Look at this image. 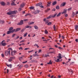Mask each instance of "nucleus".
Here are the masks:
<instances>
[{
	"label": "nucleus",
	"instance_id": "f257e3e1",
	"mask_svg": "<svg viewBox=\"0 0 78 78\" xmlns=\"http://www.w3.org/2000/svg\"><path fill=\"white\" fill-rule=\"evenodd\" d=\"M17 13V10H14V11H10L9 12L7 13V14L8 15H12V14H16Z\"/></svg>",
	"mask_w": 78,
	"mask_h": 78
},
{
	"label": "nucleus",
	"instance_id": "f03ea898",
	"mask_svg": "<svg viewBox=\"0 0 78 78\" xmlns=\"http://www.w3.org/2000/svg\"><path fill=\"white\" fill-rule=\"evenodd\" d=\"M57 15V13L55 14L54 16H53V15H50V16L47 17L46 18L47 19H51V17H53V18H54V17H56V16Z\"/></svg>",
	"mask_w": 78,
	"mask_h": 78
},
{
	"label": "nucleus",
	"instance_id": "7ed1b4c3",
	"mask_svg": "<svg viewBox=\"0 0 78 78\" xmlns=\"http://www.w3.org/2000/svg\"><path fill=\"white\" fill-rule=\"evenodd\" d=\"M11 56V53H10V51H9L8 50L7 51H6L5 52V56Z\"/></svg>",
	"mask_w": 78,
	"mask_h": 78
},
{
	"label": "nucleus",
	"instance_id": "20e7f679",
	"mask_svg": "<svg viewBox=\"0 0 78 78\" xmlns=\"http://www.w3.org/2000/svg\"><path fill=\"white\" fill-rule=\"evenodd\" d=\"M14 31H15V30H12L8 31L7 33V34H11V33H13L14 32Z\"/></svg>",
	"mask_w": 78,
	"mask_h": 78
},
{
	"label": "nucleus",
	"instance_id": "39448f33",
	"mask_svg": "<svg viewBox=\"0 0 78 78\" xmlns=\"http://www.w3.org/2000/svg\"><path fill=\"white\" fill-rule=\"evenodd\" d=\"M13 59H15V57H10L8 61L9 62H11Z\"/></svg>",
	"mask_w": 78,
	"mask_h": 78
},
{
	"label": "nucleus",
	"instance_id": "423d86ee",
	"mask_svg": "<svg viewBox=\"0 0 78 78\" xmlns=\"http://www.w3.org/2000/svg\"><path fill=\"white\" fill-rule=\"evenodd\" d=\"M23 24V20H21L20 23H18V25H22Z\"/></svg>",
	"mask_w": 78,
	"mask_h": 78
},
{
	"label": "nucleus",
	"instance_id": "0eeeda50",
	"mask_svg": "<svg viewBox=\"0 0 78 78\" xmlns=\"http://www.w3.org/2000/svg\"><path fill=\"white\" fill-rule=\"evenodd\" d=\"M66 3L65 2H63L60 5V7H63L64 6H66Z\"/></svg>",
	"mask_w": 78,
	"mask_h": 78
},
{
	"label": "nucleus",
	"instance_id": "6e6552de",
	"mask_svg": "<svg viewBox=\"0 0 78 78\" xmlns=\"http://www.w3.org/2000/svg\"><path fill=\"white\" fill-rule=\"evenodd\" d=\"M17 51H12L11 52V55L12 56H14L15 54V53H16Z\"/></svg>",
	"mask_w": 78,
	"mask_h": 78
},
{
	"label": "nucleus",
	"instance_id": "1a4fd4ad",
	"mask_svg": "<svg viewBox=\"0 0 78 78\" xmlns=\"http://www.w3.org/2000/svg\"><path fill=\"white\" fill-rule=\"evenodd\" d=\"M44 22H45V24H47V23H48L49 22L48 20H47L46 18H44L43 20Z\"/></svg>",
	"mask_w": 78,
	"mask_h": 78
},
{
	"label": "nucleus",
	"instance_id": "9d476101",
	"mask_svg": "<svg viewBox=\"0 0 78 78\" xmlns=\"http://www.w3.org/2000/svg\"><path fill=\"white\" fill-rule=\"evenodd\" d=\"M13 30H15L14 31V32H17V31H20V30H21V28H17L16 29H14Z\"/></svg>",
	"mask_w": 78,
	"mask_h": 78
},
{
	"label": "nucleus",
	"instance_id": "9b49d317",
	"mask_svg": "<svg viewBox=\"0 0 78 78\" xmlns=\"http://www.w3.org/2000/svg\"><path fill=\"white\" fill-rule=\"evenodd\" d=\"M5 40H3L1 42V44L2 46H5V45H6V43H3V42H5Z\"/></svg>",
	"mask_w": 78,
	"mask_h": 78
},
{
	"label": "nucleus",
	"instance_id": "f8f14e48",
	"mask_svg": "<svg viewBox=\"0 0 78 78\" xmlns=\"http://www.w3.org/2000/svg\"><path fill=\"white\" fill-rule=\"evenodd\" d=\"M25 3H22L20 5V7L21 8H23L25 6Z\"/></svg>",
	"mask_w": 78,
	"mask_h": 78
},
{
	"label": "nucleus",
	"instance_id": "ddd939ff",
	"mask_svg": "<svg viewBox=\"0 0 78 78\" xmlns=\"http://www.w3.org/2000/svg\"><path fill=\"white\" fill-rule=\"evenodd\" d=\"M51 2H48V4L47 5V6H50L51 5Z\"/></svg>",
	"mask_w": 78,
	"mask_h": 78
},
{
	"label": "nucleus",
	"instance_id": "4468645a",
	"mask_svg": "<svg viewBox=\"0 0 78 78\" xmlns=\"http://www.w3.org/2000/svg\"><path fill=\"white\" fill-rule=\"evenodd\" d=\"M40 12V11L37 10L34 13L35 14H37V13H39Z\"/></svg>",
	"mask_w": 78,
	"mask_h": 78
},
{
	"label": "nucleus",
	"instance_id": "2eb2a0df",
	"mask_svg": "<svg viewBox=\"0 0 78 78\" xmlns=\"http://www.w3.org/2000/svg\"><path fill=\"white\" fill-rule=\"evenodd\" d=\"M56 4H57V2L55 1L52 3V5L53 6H55V5Z\"/></svg>",
	"mask_w": 78,
	"mask_h": 78
},
{
	"label": "nucleus",
	"instance_id": "dca6fc26",
	"mask_svg": "<svg viewBox=\"0 0 78 78\" xmlns=\"http://www.w3.org/2000/svg\"><path fill=\"white\" fill-rule=\"evenodd\" d=\"M55 52H56V51L53 50L52 51L50 52L49 53L50 54H52V53H54V54H55Z\"/></svg>",
	"mask_w": 78,
	"mask_h": 78
},
{
	"label": "nucleus",
	"instance_id": "f3484780",
	"mask_svg": "<svg viewBox=\"0 0 78 78\" xmlns=\"http://www.w3.org/2000/svg\"><path fill=\"white\" fill-rule=\"evenodd\" d=\"M75 30H76V31H77V30H78V25H76L75 26Z\"/></svg>",
	"mask_w": 78,
	"mask_h": 78
},
{
	"label": "nucleus",
	"instance_id": "a211bd4d",
	"mask_svg": "<svg viewBox=\"0 0 78 78\" xmlns=\"http://www.w3.org/2000/svg\"><path fill=\"white\" fill-rule=\"evenodd\" d=\"M67 12V10L64 9L63 12H62V14H65V13H66Z\"/></svg>",
	"mask_w": 78,
	"mask_h": 78
},
{
	"label": "nucleus",
	"instance_id": "6ab92c4d",
	"mask_svg": "<svg viewBox=\"0 0 78 78\" xmlns=\"http://www.w3.org/2000/svg\"><path fill=\"white\" fill-rule=\"evenodd\" d=\"M40 3H41V4H40L39 6H40V8H44V6L42 5V2H40Z\"/></svg>",
	"mask_w": 78,
	"mask_h": 78
},
{
	"label": "nucleus",
	"instance_id": "aec40b11",
	"mask_svg": "<svg viewBox=\"0 0 78 78\" xmlns=\"http://www.w3.org/2000/svg\"><path fill=\"white\" fill-rule=\"evenodd\" d=\"M1 4L2 6H5V3L4 2H2L1 3Z\"/></svg>",
	"mask_w": 78,
	"mask_h": 78
},
{
	"label": "nucleus",
	"instance_id": "412c9836",
	"mask_svg": "<svg viewBox=\"0 0 78 78\" xmlns=\"http://www.w3.org/2000/svg\"><path fill=\"white\" fill-rule=\"evenodd\" d=\"M50 8L47 9L45 10V12H48V11H50Z\"/></svg>",
	"mask_w": 78,
	"mask_h": 78
},
{
	"label": "nucleus",
	"instance_id": "4be33fe9",
	"mask_svg": "<svg viewBox=\"0 0 78 78\" xmlns=\"http://www.w3.org/2000/svg\"><path fill=\"white\" fill-rule=\"evenodd\" d=\"M34 27L36 30H38L39 29V27L36 25L34 26Z\"/></svg>",
	"mask_w": 78,
	"mask_h": 78
},
{
	"label": "nucleus",
	"instance_id": "5701e85b",
	"mask_svg": "<svg viewBox=\"0 0 78 78\" xmlns=\"http://www.w3.org/2000/svg\"><path fill=\"white\" fill-rule=\"evenodd\" d=\"M59 56H57V58H59V59H61V58H62L61 54H59Z\"/></svg>",
	"mask_w": 78,
	"mask_h": 78
},
{
	"label": "nucleus",
	"instance_id": "b1692460",
	"mask_svg": "<svg viewBox=\"0 0 78 78\" xmlns=\"http://www.w3.org/2000/svg\"><path fill=\"white\" fill-rule=\"evenodd\" d=\"M57 60H56V59L55 60V62H60V61L59 58H57Z\"/></svg>",
	"mask_w": 78,
	"mask_h": 78
},
{
	"label": "nucleus",
	"instance_id": "393cba45",
	"mask_svg": "<svg viewBox=\"0 0 78 78\" xmlns=\"http://www.w3.org/2000/svg\"><path fill=\"white\" fill-rule=\"evenodd\" d=\"M48 64H52V62H51V60H50L49 62L47 63Z\"/></svg>",
	"mask_w": 78,
	"mask_h": 78
},
{
	"label": "nucleus",
	"instance_id": "a878e982",
	"mask_svg": "<svg viewBox=\"0 0 78 78\" xmlns=\"http://www.w3.org/2000/svg\"><path fill=\"white\" fill-rule=\"evenodd\" d=\"M33 56H39V55H38V54H36L34 55H33Z\"/></svg>",
	"mask_w": 78,
	"mask_h": 78
},
{
	"label": "nucleus",
	"instance_id": "bb28decb",
	"mask_svg": "<svg viewBox=\"0 0 78 78\" xmlns=\"http://www.w3.org/2000/svg\"><path fill=\"white\" fill-rule=\"evenodd\" d=\"M56 9H59V5H57L55 8Z\"/></svg>",
	"mask_w": 78,
	"mask_h": 78
},
{
	"label": "nucleus",
	"instance_id": "cd10ccee",
	"mask_svg": "<svg viewBox=\"0 0 78 78\" xmlns=\"http://www.w3.org/2000/svg\"><path fill=\"white\" fill-rule=\"evenodd\" d=\"M7 66L8 67H9L10 69H11V67H12V65H11V64H10L9 65H7Z\"/></svg>",
	"mask_w": 78,
	"mask_h": 78
},
{
	"label": "nucleus",
	"instance_id": "c85d7f7f",
	"mask_svg": "<svg viewBox=\"0 0 78 78\" xmlns=\"http://www.w3.org/2000/svg\"><path fill=\"white\" fill-rule=\"evenodd\" d=\"M13 28L12 27H10L9 28V31H11V30H13Z\"/></svg>",
	"mask_w": 78,
	"mask_h": 78
},
{
	"label": "nucleus",
	"instance_id": "c756f323",
	"mask_svg": "<svg viewBox=\"0 0 78 78\" xmlns=\"http://www.w3.org/2000/svg\"><path fill=\"white\" fill-rule=\"evenodd\" d=\"M40 4H41V2L40 3H39L38 4H37L36 5V6H39Z\"/></svg>",
	"mask_w": 78,
	"mask_h": 78
},
{
	"label": "nucleus",
	"instance_id": "7c9ffc66",
	"mask_svg": "<svg viewBox=\"0 0 78 78\" xmlns=\"http://www.w3.org/2000/svg\"><path fill=\"white\" fill-rule=\"evenodd\" d=\"M1 22H2V24H3L5 23V21L4 20H1L0 23H1Z\"/></svg>",
	"mask_w": 78,
	"mask_h": 78
},
{
	"label": "nucleus",
	"instance_id": "2f4dec72",
	"mask_svg": "<svg viewBox=\"0 0 78 78\" xmlns=\"http://www.w3.org/2000/svg\"><path fill=\"white\" fill-rule=\"evenodd\" d=\"M52 24V23L51 22H49L47 24V25H51Z\"/></svg>",
	"mask_w": 78,
	"mask_h": 78
},
{
	"label": "nucleus",
	"instance_id": "473e14b6",
	"mask_svg": "<svg viewBox=\"0 0 78 78\" xmlns=\"http://www.w3.org/2000/svg\"><path fill=\"white\" fill-rule=\"evenodd\" d=\"M27 34H28V33H26V34H24L23 35L24 37H26L27 35Z\"/></svg>",
	"mask_w": 78,
	"mask_h": 78
},
{
	"label": "nucleus",
	"instance_id": "72a5a7b5",
	"mask_svg": "<svg viewBox=\"0 0 78 78\" xmlns=\"http://www.w3.org/2000/svg\"><path fill=\"white\" fill-rule=\"evenodd\" d=\"M44 33L45 34H48V31H47V30H45Z\"/></svg>",
	"mask_w": 78,
	"mask_h": 78
},
{
	"label": "nucleus",
	"instance_id": "f704fd0d",
	"mask_svg": "<svg viewBox=\"0 0 78 78\" xmlns=\"http://www.w3.org/2000/svg\"><path fill=\"white\" fill-rule=\"evenodd\" d=\"M34 8V7L33 6L30 7V9H33Z\"/></svg>",
	"mask_w": 78,
	"mask_h": 78
},
{
	"label": "nucleus",
	"instance_id": "c9c22d12",
	"mask_svg": "<svg viewBox=\"0 0 78 78\" xmlns=\"http://www.w3.org/2000/svg\"><path fill=\"white\" fill-rule=\"evenodd\" d=\"M61 12H59L57 15V17H59V16H60L61 15Z\"/></svg>",
	"mask_w": 78,
	"mask_h": 78
},
{
	"label": "nucleus",
	"instance_id": "e433bc0d",
	"mask_svg": "<svg viewBox=\"0 0 78 78\" xmlns=\"http://www.w3.org/2000/svg\"><path fill=\"white\" fill-rule=\"evenodd\" d=\"M48 56H50L49 55H45V56H44V57H45V58H46L47 57H48Z\"/></svg>",
	"mask_w": 78,
	"mask_h": 78
},
{
	"label": "nucleus",
	"instance_id": "4c0bfd02",
	"mask_svg": "<svg viewBox=\"0 0 78 78\" xmlns=\"http://www.w3.org/2000/svg\"><path fill=\"white\" fill-rule=\"evenodd\" d=\"M16 4L15 3H11V5L12 6H16Z\"/></svg>",
	"mask_w": 78,
	"mask_h": 78
},
{
	"label": "nucleus",
	"instance_id": "58836bf2",
	"mask_svg": "<svg viewBox=\"0 0 78 78\" xmlns=\"http://www.w3.org/2000/svg\"><path fill=\"white\" fill-rule=\"evenodd\" d=\"M30 27V26L27 25L25 26V28H28Z\"/></svg>",
	"mask_w": 78,
	"mask_h": 78
},
{
	"label": "nucleus",
	"instance_id": "ea45409f",
	"mask_svg": "<svg viewBox=\"0 0 78 78\" xmlns=\"http://www.w3.org/2000/svg\"><path fill=\"white\" fill-rule=\"evenodd\" d=\"M30 15V13H27L25 15V17H27V16H29Z\"/></svg>",
	"mask_w": 78,
	"mask_h": 78
},
{
	"label": "nucleus",
	"instance_id": "a19ab883",
	"mask_svg": "<svg viewBox=\"0 0 78 78\" xmlns=\"http://www.w3.org/2000/svg\"><path fill=\"white\" fill-rule=\"evenodd\" d=\"M14 15H12L9 16V17H11L12 18H13V17H14Z\"/></svg>",
	"mask_w": 78,
	"mask_h": 78
},
{
	"label": "nucleus",
	"instance_id": "79ce46f5",
	"mask_svg": "<svg viewBox=\"0 0 78 78\" xmlns=\"http://www.w3.org/2000/svg\"><path fill=\"white\" fill-rule=\"evenodd\" d=\"M22 67H23V65H21L19 66V69H21Z\"/></svg>",
	"mask_w": 78,
	"mask_h": 78
},
{
	"label": "nucleus",
	"instance_id": "37998d69",
	"mask_svg": "<svg viewBox=\"0 0 78 78\" xmlns=\"http://www.w3.org/2000/svg\"><path fill=\"white\" fill-rule=\"evenodd\" d=\"M24 22H27V21H28V19H25L23 20Z\"/></svg>",
	"mask_w": 78,
	"mask_h": 78
},
{
	"label": "nucleus",
	"instance_id": "c03bdc74",
	"mask_svg": "<svg viewBox=\"0 0 78 78\" xmlns=\"http://www.w3.org/2000/svg\"><path fill=\"white\" fill-rule=\"evenodd\" d=\"M19 59L20 61H21V60H22V57H19Z\"/></svg>",
	"mask_w": 78,
	"mask_h": 78
},
{
	"label": "nucleus",
	"instance_id": "a18cd8bd",
	"mask_svg": "<svg viewBox=\"0 0 78 78\" xmlns=\"http://www.w3.org/2000/svg\"><path fill=\"white\" fill-rule=\"evenodd\" d=\"M35 47H37L38 48V47H39V46L38 45V44H35L34 45Z\"/></svg>",
	"mask_w": 78,
	"mask_h": 78
},
{
	"label": "nucleus",
	"instance_id": "49530a36",
	"mask_svg": "<svg viewBox=\"0 0 78 78\" xmlns=\"http://www.w3.org/2000/svg\"><path fill=\"white\" fill-rule=\"evenodd\" d=\"M8 50L9 51H10V50H11V51H12V48H8Z\"/></svg>",
	"mask_w": 78,
	"mask_h": 78
},
{
	"label": "nucleus",
	"instance_id": "de8ad7c7",
	"mask_svg": "<svg viewBox=\"0 0 78 78\" xmlns=\"http://www.w3.org/2000/svg\"><path fill=\"white\" fill-rule=\"evenodd\" d=\"M25 67H26V68H28V65H26L24 66Z\"/></svg>",
	"mask_w": 78,
	"mask_h": 78
},
{
	"label": "nucleus",
	"instance_id": "09e8293b",
	"mask_svg": "<svg viewBox=\"0 0 78 78\" xmlns=\"http://www.w3.org/2000/svg\"><path fill=\"white\" fill-rule=\"evenodd\" d=\"M19 36H17L16 38H15L14 39L15 40H16V39H19Z\"/></svg>",
	"mask_w": 78,
	"mask_h": 78
},
{
	"label": "nucleus",
	"instance_id": "8fccbe9b",
	"mask_svg": "<svg viewBox=\"0 0 78 78\" xmlns=\"http://www.w3.org/2000/svg\"><path fill=\"white\" fill-rule=\"evenodd\" d=\"M15 36H16V34H13L12 35V37H15Z\"/></svg>",
	"mask_w": 78,
	"mask_h": 78
},
{
	"label": "nucleus",
	"instance_id": "3c124183",
	"mask_svg": "<svg viewBox=\"0 0 78 78\" xmlns=\"http://www.w3.org/2000/svg\"><path fill=\"white\" fill-rule=\"evenodd\" d=\"M53 28L54 30L55 31V29H56V26H55V25H54Z\"/></svg>",
	"mask_w": 78,
	"mask_h": 78
},
{
	"label": "nucleus",
	"instance_id": "603ef678",
	"mask_svg": "<svg viewBox=\"0 0 78 78\" xmlns=\"http://www.w3.org/2000/svg\"><path fill=\"white\" fill-rule=\"evenodd\" d=\"M24 41H25V40H22V41H20V43H22L23 42H24Z\"/></svg>",
	"mask_w": 78,
	"mask_h": 78
},
{
	"label": "nucleus",
	"instance_id": "864d4df0",
	"mask_svg": "<svg viewBox=\"0 0 78 78\" xmlns=\"http://www.w3.org/2000/svg\"><path fill=\"white\" fill-rule=\"evenodd\" d=\"M58 48L59 49H60L61 50H63V49L60 47H58Z\"/></svg>",
	"mask_w": 78,
	"mask_h": 78
},
{
	"label": "nucleus",
	"instance_id": "5fc2aeb1",
	"mask_svg": "<svg viewBox=\"0 0 78 78\" xmlns=\"http://www.w3.org/2000/svg\"><path fill=\"white\" fill-rule=\"evenodd\" d=\"M19 11H22V8H19L18 9Z\"/></svg>",
	"mask_w": 78,
	"mask_h": 78
},
{
	"label": "nucleus",
	"instance_id": "6e6d98bb",
	"mask_svg": "<svg viewBox=\"0 0 78 78\" xmlns=\"http://www.w3.org/2000/svg\"><path fill=\"white\" fill-rule=\"evenodd\" d=\"M7 5H10V3L9 2H7Z\"/></svg>",
	"mask_w": 78,
	"mask_h": 78
},
{
	"label": "nucleus",
	"instance_id": "4d7b16f0",
	"mask_svg": "<svg viewBox=\"0 0 78 78\" xmlns=\"http://www.w3.org/2000/svg\"><path fill=\"white\" fill-rule=\"evenodd\" d=\"M1 56L2 57H3V58H4V57H5V55H4V54H1Z\"/></svg>",
	"mask_w": 78,
	"mask_h": 78
},
{
	"label": "nucleus",
	"instance_id": "13d9d810",
	"mask_svg": "<svg viewBox=\"0 0 78 78\" xmlns=\"http://www.w3.org/2000/svg\"><path fill=\"white\" fill-rule=\"evenodd\" d=\"M34 62V60H31L30 61V62L31 63H32V62Z\"/></svg>",
	"mask_w": 78,
	"mask_h": 78
},
{
	"label": "nucleus",
	"instance_id": "bf43d9fd",
	"mask_svg": "<svg viewBox=\"0 0 78 78\" xmlns=\"http://www.w3.org/2000/svg\"><path fill=\"white\" fill-rule=\"evenodd\" d=\"M56 11V9L55 8L53 9L52 10V11Z\"/></svg>",
	"mask_w": 78,
	"mask_h": 78
},
{
	"label": "nucleus",
	"instance_id": "052dcab7",
	"mask_svg": "<svg viewBox=\"0 0 78 78\" xmlns=\"http://www.w3.org/2000/svg\"><path fill=\"white\" fill-rule=\"evenodd\" d=\"M72 9V7L68 9V11H70Z\"/></svg>",
	"mask_w": 78,
	"mask_h": 78
},
{
	"label": "nucleus",
	"instance_id": "680f3d73",
	"mask_svg": "<svg viewBox=\"0 0 78 78\" xmlns=\"http://www.w3.org/2000/svg\"><path fill=\"white\" fill-rule=\"evenodd\" d=\"M25 30V29H23L21 31V32H23Z\"/></svg>",
	"mask_w": 78,
	"mask_h": 78
},
{
	"label": "nucleus",
	"instance_id": "e2e57ef3",
	"mask_svg": "<svg viewBox=\"0 0 78 78\" xmlns=\"http://www.w3.org/2000/svg\"><path fill=\"white\" fill-rule=\"evenodd\" d=\"M21 50H23V48L22 47H20L19 48V50H21Z\"/></svg>",
	"mask_w": 78,
	"mask_h": 78
},
{
	"label": "nucleus",
	"instance_id": "0e129e2a",
	"mask_svg": "<svg viewBox=\"0 0 78 78\" xmlns=\"http://www.w3.org/2000/svg\"><path fill=\"white\" fill-rule=\"evenodd\" d=\"M65 17H66L68 16L67 14V13L65 14Z\"/></svg>",
	"mask_w": 78,
	"mask_h": 78
},
{
	"label": "nucleus",
	"instance_id": "69168bd1",
	"mask_svg": "<svg viewBox=\"0 0 78 78\" xmlns=\"http://www.w3.org/2000/svg\"><path fill=\"white\" fill-rule=\"evenodd\" d=\"M62 39H64L65 38V37H64V36H62Z\"/></svg>",
	"mask_w": 78,
	"mask_h": 78
},
{
	"label": "nucleus",
	"instance_id": "338daca9",
	"mask_svg": "<svg viewBox=\"0 0 78 78\" xmlns=\"http://www.w3.org/2000/svg\"><path fill=\"white\" fill-rule=\"evenodd\" d=\"M28 25H31V23L29 22L28 23Z\"/></svg>",
	"mask_w": 78,
	"mask_h": 78
},
{
	"label": "nucleus",
	"instance_id": "774afa93",
	"mask_svg": "<svg viewBox=\"0 0 78 78\" xmlns=\"http://www.w3.org/2000/svg\"><path fill=\"white\" fill-rule=\"evenodd\" d=\"M58 78H60L61 77V76L58 75Z\"/></svg>",
	"mask_w": 78,
	"mask_h": 78
}]
</instances>
